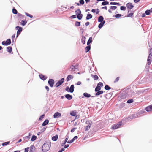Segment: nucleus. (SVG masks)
Masks as SVG:
<instances>
[{"mask_svg": "<svg viewBox=\"0 0 152 152\" xmlns=\"http://www.w3.org/2000/svg\"><path fill=\"white\" fill-rule=\"evenodd\" d=\"M49 121L48 119H46L44 121L42 124V126H45L47 125L49 123Z\"/></svg>", "mask_w": 152, "mask_h": 152, "instance_id": "nucleus-20", "label": "nucleus"}, {"mask_svg": "<svg viewBox=\"0 0 152 152\" xmlns=\"http://www.w3.org/2000/svg\"><path fill=\"white\" fill-rule=\"evenodd\" d=\"M92 123L91 120H87L86 121V126L85 130L86 131H88L90 129Z\"/></svg>", "mask_w": 152, "mask_h": 152, "instance_id": "nucleus-3", "label": "nucleus"}, {"mask_svg": "<svg viewBox=\"0 0 152 152\" xmlns=\"http://www.w3.org/2000/svg\"><path fill=\"white\" fill-rule=\"evenodd\" d=\"M122 16V15L120 14H116L115 16L116 18H119Z\"/></svg>", "mask_w": 152, "mask_h": 152, "instance_id": "nucleus-49", "label": "nucleus"}, {"mask_svg": "<svg viewBox=\"0 0 152 152\" xmlns=\"http://www.w3.org/2000/svg\"><path fill=\"white\" fill-rule=\"evenodd\" d=\"M96 13V14H98L99 12V9H97L96 10V11L95 12Z\"/></svg>", "mask_w": 152, "mask_h": 152, "instance_id": "nucleus-63", "label": "nucleus"}, {"mask_svg": "<svg viewBox=\"0 0 152 152\" xmlns=\"http://www.w3.org/2000/svg\"><path fill=\"white\" fill-rule=\"evenodd\" d=\"M70 115L72 116H75L76 115V113L73 111L70 113Z\"/></svg>", "mask_w": 152, "mask_h": 152, "instance_id": "nucleus-48", "label": "nucleus"}, {"mask_svg": "<svg viewBox=\"0 0 152 152\" xmlns=\"http://www.w3.org/2000/svg\"><path fill=\"white\" fill-rule=\"evenodd\" d=\"M74 85H72L71 86L70 88L68 86L66 87L65 90L68 92L73 93L74 91Z\"/></svg>", "mask_w": 152, "mask_h": 152, "instance_id": "nucleus-4", "label": "nucleus"}, {"mask_svg": "<svg viewBox=\"0 0 152 152\" xmlns=\"http://www.w3.org/2000/svg\"><path fill=\"white\" fill-rule=\"evenodd\" d=\"M36 138H37V137L36 136H35V135H33L32 136V138H31V140L32 141H34L35 140H36Z\"/></svg>", "mask_w": 152, "mask_h": 152, "instance_id": "nucleus-37", "label": "nucleus"}, {"mask_svg": "<svg viewBox=\"0 0 152 152\" xmlns=\"http://www.w3.org/2000/svg\"><path fill=\"white\" fill-rule=\"evenodd\" d=\"M101 89V87L97 85L96 87L95 88V91H100Z\"/></svg>", "mask_w": 152, "mask_h": 152, "instance_id": "nucleus-30", "label": "nucleus"}, {"mask_svg": "<svg viewBox=\"0 0 152 152\" xmlns=\"http://www.w3.org/2000/svg\"><path fill=\"white\" fill-rule=\"evenodd\" d=\"M93 78L94 80H96L98 79V76L96 75H95L93 76Z\"/></svg>", "mask_w": 152, "mask_h": 152, "instance_id": "nucleus-52", "label": "nucleus"}, {"mask_svg": "<svg viewBox=\"0 0 152 152\" xmlns=\"http://www.w3.org/2000/svg\"><path fill=\"white\" fill-rule=\"evenodd\" d=\"M51 142H45L42 147V150L43 152H46L49 151L51 147Z\"/></svg>", "mask_w": 152, "mask_h": 152, "instance_id": "nucleus-1", "label": "nucleus"}, {"mask_svg": "<svg viewBox=\"0 0 152 152\" xmlns=\"http://www.w3.org/2000/svg\"><path fill=\"white\" fill-rule=\"evenodd\" d=\"M77 138H78V137L77 136H75L74 137L72 138V139L74 141L75 140L77 139Z\"/></svg>", "mask_w": 152, "mask_h": 152, "instance_id": "nucleus-58", "label": "nucleus"}, {"mask_svg": "<svg viewBox=\"0 0 152 152\" xmlns=\"http://www.w3.org/2000/svg\"><path fill=\"white\" fill-rule=\"evenodd\" d=\"M84 96L87 98H88L91 97V95L89 94L88 93H84L83 94Z\"/></svg>", "mask_w": 152, "mask_h": 152, "instance_id": "nucleus-18", "label": "nucleus"}, {"mask_svg": "<svg viewBox=\"0 0 152 152\" xmlns=\"http://www.w3.org/2000/svg\"><path fill=\"white\" fill-rule=\"evenodd\" d=\"M121 97L122 99L125 98L126 97V95H124V94L123 95V94H122L121 96Z\"/></svg>", "mask_w": 152, "mask_h": 152, "instance_id": "nucleus-56", "label": "nucleus"}, {"mask_svg": "<svg viewBox=\"0 0 152 152\" xmlns=\"http://www.w3.org/2000/svg\"><path fill=\"white\" fill-rule=\"evenodd\" d=\"M79 3L81 5H83L84 3V0H80L79 1Z\"/></svg>", "mask_w": 152, "mask_h": 152, "instance_id": "nucleus-50", "label": "nucleus"}, {"mask_svg": "<svg viewBox=\"0 0 152 152\" xmlns=\"http://www.w3.org/2000/svg\"><path fill=\"white\" fill-rule=\"evenodd\" d=\"M48 83L51 87H53L54 83V80L52 79H50L49 80Z\"/></svg>", "mask_w": 152, "mask_h": 152, "instance_id": "nucleus-8", "label": "nucleus"}, {"mask_svg": "<svg viewBox=\"0 0 152 152\" xmlns=\"http://www.w3.org/2000/svg\"><path fill=\"white\" fill-rule=\"evenodd\" d=\"M133 102V99H130L128 100L127 102V103H131Z\"/></svg>", "mask_w": 152, "mask_h": 152, "instance_id": "nucleus-43", "label": "nucleus"}, {"mask_svg": "<svg viewBox=\"0 0 152 152\" xmlns=\"http://www.w3.org/2000/svg\"><path fill=\"white\" fill-rule=\"evenodd\" d=\"M39 76L40 79L44 81L46 80L47 78L46 76H44L42 74L39 75Z\"/></svg>", "mask_w": 152, "mask_h": 152, "instance_id": "nucleus-11", "label": "nucleus"}, {"mask_svg": "<svg viewBox=\"0 0 152 152\" xmlns=\"http://www.w3.org/2000/svg\"><path fill=\"white\" fill-rule=\"evenodd\" d=\"M92 15L91 14L88 13L87 15L86 19L87 20H88L91 19L92 18Z\"/></svg>", "mask_w": 152, "mask_h": 152, "instance_id": "nucleus-19", "label": "nucleus"}, {"mask_svg": "<svg viewBox=\"0 0 152 152\" xmlns=\"http://www.w3.org/2000/svg\"><path fill=\"white\" fill-rule=\"evenodd\" d=\"M65 96L68 100H70L72 98V96L71 95H70L69 94H66Z\"/></svg>", "mask_w": 152, "mask_h": 152, "instance_id": "nucleus-12", "label": "nucleus"}, {"mask_svg": "<svg viewBox=\"0 0 152 152\" xmlns=\"http://www.w3.org/2000/svg\"><path fill=\"white\" fill-rule=\"evenodd\" d=\"M75 26L77 27H78L80 25V22L76 21L75 23Z\"/></svg>", "mask_w": 152, "mask_h": 152, "instance_id": "nucleus-39", "label": "nucleus"}, {"mask_svg": "<svg viewBox=\"0 0 152 152\" xmlns=\"http://www.w3.org/2000/svg\"><path fill=\"white\" fill-rule=\"evenodd\" d=\"M73 78V75H68V76H67L66 78V80L67 81H69L72 79Z\"/></svg>", "mask_w": 152, "mask_h": 152, "instance_id": "nucleus-15", "label": "nucleus"}, {"mask_svg": "<svg viewBox=\"0 0 152 152\" xmlns=\"http://www.w3.org/2000/svg\"><path fill=\"white\" fill-rule=\"evenodd\" d=\"M103 25H103L102 23L100 22V23L98 27L99 28H101L103 27Z\"/></svg>", "mask_w": 152, "mask_h": 152, "instance_id": "nucleus-47", "label": "nucleus"}, {"mask_svg": "<svg viewBox=\"0 0 152 152\" xmlns=\"http://www.w3.org/2000/svg\"><path fill=\"white\" fill-rule=\"evenodd\" d=\"M104 88L106 90H109L111 89L110 87L108 85H106L104 87Z\"/></svg>", "mask_w": 152, "mask_h": 152, "instance_id": "nucleus-31", "label": "nucleus"}, {"mask_svg": "<svg viewBox=\"0 0 152 152\" xmlns=\"http://www.w3.org/2000/svg\"><path fill=\"white\" fill-rule=\"evenodd\" d=\"M145 110L147 112L152 110V106L151 105L146 107L145 108Z\"/></svg>", "mask_w": 152, "mask_h": 152, "instance_id": "nucleus-14", "label": "nucleus"}, {"mask_svg": "<svg viewBox=\"0 0 152 152\" xmlns=\"http://www.w3.org/2000/svg\"><path fill=\"white\" fill-rule=\"evenodd\" d=\"M83 17V15L82 14H80L79 15H77V18L79 20L82 19Z\"/></svg>", "mask_w": 152, "mask_h": 152, "instance_id": "nucleus-35", "label": "nucleus"}, {"mask_svg": "<svg viewBox=\"0 0 152 152\" xmlns=\"http://www.w3.org/2000/svg\"><path fill=\"white\" fill-rule=\"evenodd\" d=\"M64 78H61L60 80L58 81L56 83L55 86L56 87H58L60 86L64 83Z\"/></svg>", "mask_w": 152, "mask_h": 152, "instance_id": "nucleus-6", "label": "nucleus"}, {"mask_svg": "<svg viewBox=\"0 0 152 152\" xmlns=\"http://www.w3.org/2000/svg\"><path fill=\"white\" fill-rule=\"evenodd\" d=\"M6 42L7 43V45H10L11 43V40L10 39H7Z\"/></svg>", "mask_w": 152, "mask_h": 152, "instance_id": "nucleus-33", "label": "nucleus"}, {"mask_svg": "<svg viewBox=\"0 0 152 152\" xmlns=\"http://www.w3.org/2000/svg\"><path fill=\"white\" fill-rule=\"evenodd\" d=\"M46 128L45 127H43V128L40 130L41 132H44L46 130Z\"/></svg>", "mask_w": 152, "mask_h": 152, "instance_id": "nucleus-54", "label": "nucleus"}, {"mask_svg": "<svg viewBox=\"0 0 152 152\" xmlns=\"http://www.w3.org/2000/svg\"><path fill=\"white\" fill-rule=\"evenodd\" d=\"M64 150V148H61L60 150L58 151V152H62Z\"/></svg>", "mask_w": 152, "mask_h": 152, "instance_id": "nucleus-64", "label": "nucleus"}, {"mask_svg": "<svg viewBox=\"0 0 152 152\" xmlns=\"http://www.w3.org/2000/svg\"><path fill=\"white\" fill-rule=\"evenodd\" d=\"M104 20V18L102 16H99L98 18V22H101Z\"/></svg>", "mask_w": 152, "mask_h": 152, "instance_id": "nucleus-25", "label": "nucleus"}, {"mask_svg": "<svg viewBox=\"0 0 152 152\" xmlns=\"http://www.w3.org/2000/svg\"><path fill=\"white\" fill-rule=\"evenodd\" d=\"M2 44L3 45H4L5 46H8L7 43H6V42L5 41H3L2 42Z\"/></svg>", "mask_w": 152, "mask_h": 152, "instance_id": "nucleus-53", "label": "nucleus"}, {"mask_svg": "<svg viewBox=\"0 0 152 152\" xmlns=\"http://www.w3.org/2000/svg\"><path fill=\"white\" fill-rule=\"evenodd\" d=\"M117 7L116 6H111L110 7V9L112 10H115L117 9Z\"/></svg>", "mask_w": 152, "mask_h": 152, "instance_id": "nucleus-40", "label": "nucleus"}, {"mask_svg": "<svg viewBox=\"0 0 152 152\" xmlns=\"http://www.w3.org/2000/svg\"><path fill=\"white\" fill-rule=\"evenodd\" d=\"M12 13L15 14H16L18 13L17 11L15 8L12 9Z\"/></svg>", "mask_w": 152, "mask_h": 152, "instance_id": "nucleus-38", "label": "nucleus"}, {"mask_svg": "<svg viewBox=\"0 0 152 152\" xmlns=\"http://www.w3.org/2000/svg\"><path fill=\"white\" fill-rule=\"evenodd\" d=\"M35 147L34 145H32L30 147V149L29 152H34Z\"/></svg>", "mask_w": 152, "mask_h": 152, "instance_id": "nucleus-32", "label": "nucleus"}, {"mask_svg": "<svg viewBox=\"0 0 152 152\" xmlns=\"http://www.w3.org/2000/svg\"><path fill=\"white\" fill-rule=\"evenodd\" d=\"M58 137V135H56L55 136H53L52 137V140L53 141H56L57 140Z\"/></svg>", "mask_w": 152, "mask_h": 152, "instance_id": "nucleus-23", "label": "nucleus"}, {"mask_svg": "<svg viewBox=\"0 0 152 152\" xmlns=\"http://www.w3.org/2000/svg\"><path fill=\"white\" fill-rule=\"evenodd\" d=\"M152 60V53H150L148 56L147 59L148 64L149 65H150L151 62Z\"/></svg>", "mask_w": 152, "mask_h": 152, "instance_id": "nucleus-7", "label": "nucleus"}, {"mask_svg": "<svg viewBox=\"0 0 152 152\" xmlns=\"http://www.w3.org/2000/svg\"><path fill=\"white\" fill-rule=\"evenodd\" d=\"M68 139V137L67 136L66 138L65 139V141L62 142L61 144V145L62 146H64L66 143V142L67 141V140Z\"/></svg>", "mask_w": 152, "mask_h": 152, "instance_id": "nucleus-29", "label": "nucleus"}, {"mask_svg": "<svg viewBox=\"0 0 152 152\" xmlns=\"http://www.w3.org/2000/svg\"><path fill=\"white\" fill-rule=\"evenodd\" d=\"M25 139H30V136H28L24 137Z\"/></svg>", "mask_w": 152, "mask_h": 152, "instance_id": "nucleus-61", "label": "nucleus"}, {"mask_svg": "<svg viewBox=\"0 0 152 152\" xmlns=\"http://www.w3.org/2000/svg\"><path fill=\"white\" fill-rule=\"evenodd\" d=\"M92 42V37H90L89 39L88 40V41L87 42V45H89Z\"/></svg>", "mask_w": 152, "mask_h": 152, "instance_id": "nucleus-21", "label": "nucleus"}, {"mask_svg": "<svg viewBox=\"0 0 152 152\" xmlns=\"http://www.w3.org/2000/svg\"><path fill=\"white\" fill-rule=\"evenodd\" d=\"M25 14L27 16L29 17H30L31 18H33V16L32 15H30L27 12H25Z\"/></svg>", "mask_w": 152, "mask_h": 152, "instance_id": "nucleus-44", "label": "nucleus"}, {"mask_svg": "<svg viewBox=\"0 0 152 152\" xmlns=\"http://www.w3.org/2000/svg\"><path fill=\"white\" fill-rule=\"evenodd\" d=\"M97 92L95 94L96 96H98L99 95H100L102 94H103L104 92V91H96Z\"/></svg>", "mask_w": 152, "mask_h": 152, "instance_id": "nucleus-24", "label": "nucleus"}, {"mask_svg": "<svg viewBox=\"0 0 152 152\" xmlns=\"http://www.w3.org/2000/svg\"><path fill=\"white\" fill-rule=\"evenodd\" d=\"M10 141H7V142H3L2 144V145L3 146H4L6 145H8L10 143Z\"/></svg>", "mask_w": 152, "mask_h": 152, "instance_id": "nucleus-41", "label": "nucleus"}, {"mask_svg": "<svg viewBox=\"0 0 152 152\" xmlns=\"http://www.w3.org/2000/svg\"><path fill=\"white\" fill-rule=\"evenodd\" d=\"M27 22L26 20H22L21 21V24L23 26H24L26 24Z\"/></svg>", "mask_w": 152, "mask_h": 152, "instance_id": "nucleus-36", "label": "nucleus"}, {"mask_svg": "<svg viewBox=\"0 0 152 152\" xmlns=\"http://www.w3.org/2000/svg\"><path fill=\"white\" fill-rule=\"evenodd\" d=\"M133 15V13H130L128 14L127 15L126 17H131Z\"/></svg>", "mask_w": 152, "mask_h": 152, "instance_id": "nucleus-51", "label": "nucleus"}, {"mask_svg": "<svg viewBox=\"0 0 152 152\" xmlns=\"http://www.w3.org/2000/svg\"><path fill=\"white\" fill-rule=\"evenodd\" d=\"M15 28L16 30H18L16 35V37H18L22 31L23 28L19 26H16Z\"/></svg>", "mask_w": 152, "mask_h": 152, "instance_id": "nucleus-5", "label": "nucleus"}, {"mask_svg": "<svg viewBox=\"0 0 152 152\" xmlns=\"http://www.w3.org/2000/svg\"><path fill=\"white\" fill-rule=\"evenodd\" d=\"M91 46L89 45L87 46L86 48L85 51L86 52H88L90 50Z\"/></svg>", "mask_w": 152, "mask_h": 152, "instance_id": "nucleus-26", "label": "nucleus"}, {"mask_svg": "<svg viewBox=\"0 0 152 152\" xmlns=\"http://www.w3.org/2000/svg\"><path fill=\"white\" fill-rule=\"evenodd\" d=\"M61 116V114L58 112H56L54 114L53 117L54 118H57Z\"/></svg>", "mask_w": 152, "mask_h": 152, "instance_id": "nucleus-9", "label": "nucleus"}, {"mask_svg": "<svg viewBox=\"0 0 152 152\" xmlns=\"http://www.w3.org/2000/svg\"><path fill=\"white\" fill-rule=\"evenodd\" d=\"M86 37L83 36H82L81 39V41L82 43L83 44L86 43Z\"/></svg>", "mask_w": 152, "mask_h": 152, "instance_id": "nucleus-16", "label": "nucleus"}, {"mask_svg": "<svg viewBox=\"0 0 152 152\" xmlns=\"http://www.w3.org/2000/svg\"><path fill=\"white\" fill-rule=\"evenodd\" d=\"M120 10H126V7L125 6H121L120 7Z\"/></svg>", "mask_w": 152, "mask_h": 152, "instance_id": "nucleus-42", "label": "nucleus"}, {"mask_svg": "<svg viewBox=\"0 0 152 152\" xmlns=\"http://www.w3.org/2000/svg\"><path fill=\"white\" fill-rule=\"evenodd\" d=\"M122 124L121 121L118 122L117 123L113 125L111 127V129L115 130L119 128Z\"/></svg>", "mask_w": 152, "mask_h": 152, "instance_id": "nucleus-2", "label": "nucleus"}, {"mask_svg": "<svg viewBox=\"0 0 152 152\" xmlns=\"http://www.w3.org/2000/svg\"><path fill=\"white\" fill-rule=\"evenodd\" d=\"M81 84V82L80 81H78L76 83L77 85H80Z\"/></svg>", "mask_w": 152, "mask_h": 152, "instance_id": "nucleus-62", "label": "nucleus"}, {"mask_svg": "<svg viewBox=\"0 0 152 152\" xmlns=\"http://www.w3.org/2000/svg\"><path fill=\"white\" fill-rule=\"evenodd\" d=\"M126 7L128 10H130L134 6L132 5V3H128L126 4Z\"/></svg>", "mask_w": 152, "mask_h": 152, "instance_id": "nucleus-10", "label": "nucleus"}, {"mask_svg": "<svg viewBox=\"0 0 152 152\" xmlns=\"http://www.w3.org/2000/svg\"><path fill=\"white\" fill-rule=\"evenodd\" d=\"M97 86H99L101 87H102L103 86V84L102 83L100 82L97 84Z\"/></svg>", "mask_w": 152, "mask_h": 152, "instance_id": "nucleus-46", "label": "nucleus"}, {"mask_svg": "<svg viewBox=\"0 0 152 152\" xmlns=\"http://www.w3.org/2000/svg\"><path fill=\"white\" fill-rule=\"evenodd\" d=\"M152 12V8H151L149 10H146L145 12V13L146 15H149L150 14V13Z\"/></svg>", "mask_w": 152, "mask_h": 152, "instance_id": "nucleus-13", "label": "nucleus"}, {"mask_svg": "<svg viewBox=\"0 0 152 152\" xmlns=\"http://www.w3.org/2000/svg\"><path fill=\"white\" fill-rule=\"evenodd\" d=\"M74 140H73L72 139L71 140H69L68 141H67V143H69H69H72V142H74Z\"/></svg>", "mask_w": 152, "mask_h": 152, "instance_id": "nucleus-55", "label": "nucleus"}, {"mask_svg": "<svg viewBox=\"0 0 152 152\" xmlns=\"http://www.w3.org/2000/svg\"><path fill=\"white\" fill-rule=\"evenodd\" d=\"M109 4V2L107 1H104L102 3V5L103 6Z\"/></svg>", "mask_w": 152, "mask_h": 152, "instance_id": "nucleus-34", "label": "nucleus"}, {"mask_svg": "<svg viewBox=\"0 0 152 152\" xmlns=\"http://www.w3.org/2000/svg\"><path fill=\"white\" fill-rule=\"evenodd\" d=\"M12 48L11 46H9L7 48V50L8 52L11 53V52L12 51Z\"/></svg>", "mask_w": 152, "mask_h": 152, "instance_id": "nucleus-17", "label": "nucleus"}, {"mask_svg": "<svg viewBox=\"0 0 152 152\" xmlns=\"http://www.w3.org/2000/svg\"><path fill=\"white\" fill-rule=\"evenodd\" d=\"M44 116H45V115L44 114L42 115H41L40 116L39 118V120H42L44 118Z\"/></svg>", "mask_w": 152, "mask_h": 152, "instance_id": "nucleus-45", "label": "nucleus"}, {"mask_svg": "<svg viewBox=\"0 0 152 152\" xmlns=\"http://www.w3.org/2000/svg\"><path fill=\"white\" fill-rule=\"evenodd\" d=\"M76 129V128H74L73 129H72L71 130V132H74V131Z\"/></svg>", "mask_w": 152, "mask_h": 152, "instance_id": "nucleus-59", "label": "nucleus"}, {"mask_svg": "<svg viewBox=\"0 0 152 152\" xmlns=\"http://www.w3.org/2000/svg\"><path fill=\"white\" fill-rule=\"evenodd\" d=\"M69 146L68 144H66L65 145L64 147V148H66Z\"/></svg>", "mask_w": 152, "mask_h": 152, "instance_id": "nucleus-60", "label": "nucleus"}, {"mask_svg": "<svg viewBox=\"0 0 152 152\" xmlns=\"http://www.w3.org/2000/svg\"><path fill=\"white\" fill-rule=\"evenodd\" d=\"M29 149V147H27L25 149V151L24 152H28V150Z\"/></svg>", "mask_w": 152, "mask_h": 152, "instance_id": "nucleus-57", "label": "nucleus"}, {"mask_svg": "<svg viewBox=\"0 0 152 152\" xmlns=\"http://www.w3.org/2000/svg\"><path fill=\"white\" fill-rule=\"evenodd\" d=\"M75 12L76 13V15H79L81 13L80 10L79 9L76 10Z\"/></svg>", "mask_w": 152, "mask_h": 152, "instance_id": "nucleus-27", "label": "nucleus"}, {"mask_svg": "<svg viewBox=\"0 0 152 152\" xmlns=\"http://www.w3.org/2000/svg\"><path fill=\"white\" fill-rule=\"evenodd\" d=\"M110 5H117L118 6H120L121 4L119 3L116 2H111L110 3Z\"/></svg>", "mask_w": 152, "mask_h": 152, "instance_id": "nucleus-28", "label": "nucleus"}, {"mask_svg": "<svg viewBox=\"0 0 152 152\" xmlns=\"http://www.w3.org/2000/svg\"><path fill=\"white\" fill-rule=\"evenodd\" d=\"M70 68L72 71H75L76 69H77V68L76 66H75L74 65H72L70 66Z\"/></svg>", "mask_w": 152, "mask_h": 152, "instance_id": "nucleus-22", "label": "nucleus"}]
</instances>
